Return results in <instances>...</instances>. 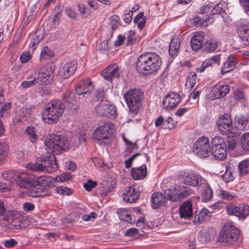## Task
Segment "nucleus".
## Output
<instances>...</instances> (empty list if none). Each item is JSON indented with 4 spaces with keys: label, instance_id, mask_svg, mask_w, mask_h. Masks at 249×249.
<instances>
[{
    "label": "nucleus",
    "instance_id": "nucleus-1",
    "mask_svg": "<svg viewBox=\"0 0 249 249\" xmlns=\"http://www.w3.org/2000/svg\"><path fill=\"white\" fill-rule=\"evenodd\" d=\"M68 145L67 137L57 135L48 137L45 142V149L48 152L53 153V155L49 157L39 158L35 163H28L26 167L34 171L48 173L55 172L58 168V165L55 160L54 154H60L66 151Z\"/></svg>",
    "mask_w": 249,
    "mask_h": 249
},
{
    "label": "nucleus",
    "instance_id": "nucleus-2",
    "mask_svg": "<svg viewBox=\"0 0 249 249\" xmlns=\"http://www.w3.org/2000/svg\"><path fill=\"white\" fill-rule=\"evenodd\" d=\"M192 193V189L183 185H175L165 190L163 194L156 192L152 194L151 199V206L157 209L161 206H165L168 200L180 202L188 197Z\"/></svg>",
    "mask_w": 249,
    "mask_h": 249
},
{
    "label": "nucleus",
    "instance_id": "nucleus-3",
    "mask_svg": "<svg viewBox=\"0 0 249 249\" xmlns=\"http://www.w3.org/2000/svg\"><path fill=\"white\" fill-rule=\"evenodd\" d=\"M161 60L156 53H146L139 56L136 69L140 73L150 74L157 71L160 67Z\"/></svg>",
    "mask_w": 249,
    "mask_h": 249
},
{
    "label": "nucleus",
    "instance_id": "nucleus-4",
    "mask_svg": "<svg viewBox=\"0 0 249 249\" xmlns=\"http://www.w3.org/2000/svg\"><path fill=\"white\" fill-rule=\"evenodd\" d=\"M144 97L143 91L139 88L130 89L124 94L126 105L132 115H137L142 109Z\"/></svg>",
    "mask_w": 249,
    "mask_h": 249
},
{
    "label": "nucleus",
    "instance_id": "nucleus-5",
    "mask_svg": "<svg viewBox=\"0 0 249 249\" xmlns=\"http://www.w3.org/2000/svg\"><path fill=\"white\" fill-rule=\"evenodd\" d=\"M64 109V105L60 101L52 100L49 102L43 109L42 119L48 124L56 123L62 116Z\"/></svg>",
    "mask_w": 249,
    "mask_h": 249
},
{
    "label": "nucleus",
    "instance_id": "nucleus-6",
    "mask_svg": "<svg viewBox=\"0 0 249 249\" xmlns=\"http://www.w3.org/2000/svg\"><path fill=\"white\" fill-rule=\"evenodd\" d=\"M14 180L20 188L27 189L31 185L36 184V182L44 186H50L51 184V178L49 177H39L36 181V179L31 175L25 173L15 174Z\"/></svg>",
    "mask_w": 249,
    "mask_h": 249
},
{
    "label": "nucleus",
    "instance_id": "nucleus-7",
    "mask_svg": "<svg viewBox=\"0 0 249 249\" xmlns=\"http://www.w3.org/2000/svg\"><path fill=\"white\" fill-rule=\"evenodd\" d=\"M239 235V231L233 226L225 224L217 240V244L221 245L231 244L238 239Z\"/></svg>",
    "mask_w": 249,
    "mask_h": 249
},
{
    "label": "nucleus",
    "instance_id": "nucleus-8",
    "mask_svg": "<svg viewBox=\"0 0 249 249\" xmlns=\"http://www.w3.org/2000/svg\"><path fill=\"white\" fill-rule=\"evenodd\" d=\"M113 124L106 123L96 128L93 132V139L99 144H106L110 137Z\"/></svg>",
    "mask_w": 249,
    "mask_h": 249
},
{
    "label": "nucleus",
    "instance_id": "nucleus-9",
    "mask_svg": "<svg viewBox=\"0 0 249 249\" xmlns=\"http://www.w3.org/2000/svg\"><path fill=\"white\" fill-rule=\"evenodd\" d=\"M193 151L200 157H208L211 151L208 138L204 136L198 138L193 145Z\"/></svg>",
    "mask_w": 249,
    "mask_h": 249
},
{
    "label": "nucleus",
    "instance_id": "nucleus-10",
    "mask_svg": "<svg viewBox=\"0 0 249 249\" xmlns=\"http://www.w3.org/2000/svg\"><path fill=\"white\" fill-rule=\"evenodd\" d=\"M226 209L229 215H234L239 219L244 220L249 215V206L246 204H241L237 206L229 204L226 206Z\"/></svg>",
    "mask_w": 249,
    "mask_h": 249
},
{
    "label": "nucleus",
    "instance_id": "nucleus-11",
    "mask_svg": "<svg viewBox=\"0 0 249 249\" xmlns=\"http://www.w3.org/2000/svg\"><path fill=\"white\" fill-rule=\"evenodd\" d=\"M216 124L218 129L223 134H230L233 130L232 120L229 114H225L220 117L218 119Z\"/></svg>",
    "mask_w": 249,
    "mask_h": 249
},
{
    "label": "nucleus",
    "instance_id": "nucleus-12",
    "mask_svg": "<svg viewBox=\"0 0 249 249\" xmlns=\"http://www.w3.org/2000/svg\"><path fill=\"white\" fill-rule=\"evenodd\" d=\"M238 35L242 43L246 46H249V22L241 20L236 26Z\"/></svg>",
    "mask_w": 249,
    "mask_h": 249
},
{
    "label": "nucleus",
    "instance_id": "nucleus-13",
    "mask_svg": "<svg viewBox=\"0 0 249 249\" xmlns=\"http://www.w3.org/2000/svg\"><path fill=\"white\" fill-rule=\"evenodd\" d=\"M205 179L201 176L194 172H190L186 175H184L182 178L184 184L193 186H201L202 183H205Z\"/></svg>",
    "mask_w": 249,
    "mask_h": 249
},
{
    "label": "nucleus",
    "instance_id": "nucleus-14",
    "mask_svg": "<svg viewBox=\"0 0 249 249\" xmlns=\"http://www.w3.org/2000/svg\"><path fill=\"white\" fill-rule=\"evenodd\" d=\"M180 101V95L178 93L171 92L164 98L162 104L166 109H171L175 108Z\"/></svg>",
    "mask_w": 249,
    "mask_h": 249
},
{
    "label": "nucleus",
    "instance_id": "nucleus-15",
    "mask_svg": "<svg viewBox=\"0 0 249 249\" xmlns=\"http://www.w3.org/2000/svg\"><path fill=\"white\" fill-rule=\"evenodd\" d=\"M230 86L221 83L216 84L210 92L212 99H219L225 97L230 91Z\"/></svg>",
    "mask_w": 249,
    "mask_h": 249
},
{
    "label": "nucleus",
    "instance_id": "nucleus-16",
    "mask_svg": "<svg viewBox=\"0 0 249 249\" xmlns=\"http://www.w3.org/2000/svg\"><path fill=\"white\" fill-rule=\"evenodd\" d=\"M96 111L99 115L106 117L115 118L116 110L114 105L107 104H101L96 107Z\"/></svg>",
    "mask_w": 249,
    "mask_h": 249
},
{
    "label": "nucleus",
    "instance_id": "nucleus-17",
    "mask_svg": "<svg viewBox=\"0 0 249 249\" xmlns=\"http://www.w3.org/2000/svg\"><path fill=\"white\" fill-rule=\"evenodd\" d=\"M94 86L89 79L82 80L76 87V92L79 95L89 94L93 90Z\"/></svg>",
    "mask_w": 249,
    "mask_h": 249
},
{
    "label": "nucleus",
    "instance_id": "nucleus-18",
    "mask_svg": "<svg viewBox=\"0 0 249 249\" xmlns=\"http://www.w3.org/2000/svg\"><path fill=\"white\" fill-rule=\"evenodd\" d=\"M77 64L75 61H70L66 63L59 72V76L66 79L72 75L77 69Z\"/></svg>",
    "mask_w": 249,
    "mask_h": 249
},
{
    "label": "nucleus",
    "instance_id": "nucleus-19",
    "mask_svg": "<svg viewBox=\"0 0 249 249\" xmlns=\"http://www.w3.org/2000/svg\"><path fill=\"white\" fill-rule=\"evenodd\" d=\"M120 69L116 65L109 66L102 72L103 77L111 82L113 79L118 78L120 76Z\"/></svg>",
    "mask_w": 249,
    "mask_h": 249
},
{
    "label": "nucleus",
    "instance_id": "nucleus-20",
    "mask_svg": "<svg viewBox=\"0 0 249 249\" xmlns=\"http://www.w3.org/2000/svg\"><path fill=\"white\" fill-rule=\"evenodd\" d=\"M203 33L201 32L194 33L190 40V45L193 50L198 51L202 48L203 44Z\"/></svg>",
    "mask_w": 249,
    "mask_h": 249
},
{
    "label": "nucleus",
    "instance_id": "nucleus-21",
    "mask_svg": "<svg viewBox=\"0 0 249 249\" xmlns=\"http://www.w3.org/2000/svg\"><path fill=\"white\" fill-rule=\"evenodd\" d=\"M220 56L221 55L217 54L213 55L211 58L206 59L202 62L200 67L196 69V71L200 72H203L205 69L208 67H213L215 64L219 65L220 63Z\"/></svg>",
    "mask_w": 249,
    "mask_h": 249
},
{
    "label": "nucleus",
    "instance_id": "nucleus-22",
    "mask_svg": "<svg viewBox=\"0 0 249 249\" xmlns=\"http://www.w3.org/2000/svg\"><path fill=\"white\" fill-rule=\"evenodd\" d=\"M179 213L181 218L189 219L193 215L192 204L191 201L187 200L183 203L179 207Z\"/></svg>",
    "mask_w": 249,
    "mask_h": 249
},
{
    "label": "nucleus",
    "instance_id": "nucleus-23",
    "mask_svg": "<svg viewBox=\"0 0 249 249\" xmlns=\"http://www.w3.org/2000/svg\"><path fill=\"white\" fill-rule=\"evenodd\" d=\"M123 200L127 203H133L136 202L139 197L135 189L132 187H128L123 194Z\"/></svg>",
    "mask_w": 249,
    "mask_h": 249
},
{
    "label": "nucleus",
    "instance_id": "nucleus-24",
    "mask_svg": "<svg viewBox=\"0 0 249 249\" xmlns=\"http://www.w3.org/2000/svg\"><path fill=\"white\" fill-rule=\"evenodd\" d=\"M48 68V67H47ZM50 70L49 72L46 73L42 72V74L37 73V84L39 85H48L50 83L53 78V74L52 73V68L49 67Z\"/></svg>",
    "mask_w": 249,
    "mask_h": 249
},
{
    "label": "nucleus",
    "instance_id": "nucleus-25",
    "mask_svg": "<svg viewBox=\"0 0 249 249\" xmlns=\"http://www.w3.org/2000/svg\"><path fill=\"white\" fill-rule=\"evenodd\" d=\"M236 63V60L235 57L233 55L229 56L221 67V73H226L234 70Z\"/></svg>",
    "mask_w": 249,
    "mask_h": 249
},
{
    "label": "nucleus",
    "instance_id": "nucleus-26",
    "mask_svg": "<svg viewBox=\"0 0 249 249\" xmlns=\"http://www.w3.org/2000/svg\"><path fill=\"white\" fill-rule=\"evenodd\" d=\"M131 173L134 179H142L146 175V166L144 164L138 168H133L131 169Z\"/></svg>",
    "mask_w": 249,
    "mask_h": 249
},
{
    "label": "nucleus",
    "instance_id": "nucleus-27",
    "mask_svg": "<svg viewBox=\"0 0 249 249\" xmlns=\"http://www.w3.org/2000/svg\"><path fill=\"white\" fill-rule=\"evenodd\" d=\"M180 44L179 37L176 36L171 40L169 47V53L172 57H175L178 54Z\"/></svg>",
    "mask_w": 249,
    "mask_h": 249
},
{
    "label": "nucleus",
    "instance_id": "nucleus-28",
    "mask_svg": "<svg viewBox=\"0 0 249 249\" xmlns=\"http://www.w3.org/2000/svg\"><path fill=\"white\" fill-rule=\"evenodd\" d=\"M235 124L240 130L249 129V117L244 116H236L235 117Z\"/></svg>",
    "mask_w": 249,
    "mask_h": 249
},
{
    "label": "nucleus",
    "instance_id": "nucleus-29",
    "mask_svg": "<svg viewBox=\"0 0 249 249\" xmlns=\"http://www.w3.org/2000/svg\"><path fill=\"white\" fill-rule=\"evenodd\" d=\"M203 188L202 192V199L204 202H207L211 200L213 197V191L210 186L206 183V180L204 183H202L200 186Z\"/></svg>",
    "mask_w": 249,
    "mask_h": 249
},
{
    "label": "nucleus",
    "instance_id": "nucleus-30",
    "mask_svg": "<svg viewBox=\"0 0 249 249\" xmlns=\"http://www.w3.org/2000/svg\"><path fill=\"white\" fill-rule=\"evenodd\" d=\"M227 3L223 0L219 1L211 10V13L213 15H220L223 17L224 13H226Z\"/></svg>",
    "mask_w": 249,
    "mask_h": 249
},
{
    "label": "nucleus",
    "instance_id": "nucleus-31",
    "mask_svg": "<svg viewBox=\"0 0 249 249\" xmlns=\"http://www.w3.org/2000/svg\"><path fill=\"white\" fill-rule=\"evenodd\" d=\"M41 190L42 189L39 186H36L34 184L27 188L25 193L29 196L33 197H39L44 196V195L41 194Z\"/></svg>",
    "mask_w": 249,
    "mask_h": 249
},
{
    "label": "nucleus",
    "instance_id": "nucleus-32",
    "mask_svg": "<svg viewBox=\"0 0 249 249\" xmlns=\"http://www.w3.org/2000/svg\"><path fill=\"white\" fill-rule=\"evenodd\" d=\"M218 45V41L214 38H211L206 42L203 45V49L208 53L215 51Z\"/></svg>",
    "mask_w": 249,
    "mask_h": 249
},
{
    "label": "nucleus",
    "instance_id": "nucleus-33",
    "mask_svg": "<svg viewBox=\"0 0 249 249\" xmlns=\"http://www.w3.org/2000/svg\"><path fill=\"white\" fill-rule=\"evenodd\" d=\"M11 223L12 225L15 227L16 229L22 228L24 225L22 224V217L19 213H15L14 212L11 213Z\"/></svg>",
    "mask_w": 249,
    "mask_h": 249
},
{
    "label": "nucleus",
    "instance_id": "nucleus-34",
    "mask_svg": "<svg viewBox=\"0 0 249 249\" xmlns=\"http://www.w3.org/2000/svg\"><path fill=\"white\" fill-rule=\"evenodd\" d=\"M213 22V18L209 17L205 19L199 17H196L194 18V22L196 25L202 27H206L209 23H212Z\"/></svg>",
    "mask_w": 249,
    "mask_h": 249
},
{
    "label": "nucleus",
    "instance_id": "nucleus-35",
    "mask_svg": "<svg viewBox=\"0 0 249 249\" xmlns=\"http://www.w3.org/2000/svg\"><path fill=\"white\" fill-rule=\"evenodd\" d=\"M25 133L28 136V140L32 143H35L38 140V137L36 135L35 128L33 126H29L25 130Z\"/></svg>",
    "mask_w": 249,
    "mask_h": 249
},
{
    "label": "nucleus",
    "instance_id": "nucleus-36",
    "mask_svg": "<svg viewBox=\"0 0 249 249\" xmlns=\"http://www.w3.org/2000/svg\"><path fill=\"white\" fill-rule=\"evenodd\" d=\"M9 150V147L4 142H0V165L4 161Z\"/></svg>",
    "mask_w": 249,
    "mask_h": 249
},
{
    "label": "nucleus",
    "instance_id": "nucleus-37",
    "mask_svg": "<svg viewBox=\"0 0 249 249\" xmlns=\"http://www.w3.org/2000/svg\"><path fill=\"white\" fill-rule=\"evenodd\" d=\"M117 214L121 220H123L128 222H131L130 211L124 209H119L117 210Z\"/></svg>",
    "mask_w": 249,
    "mask_h": 249
},
{
    "label": "nucleus",
    "instance_id": "nucleus-38",
    "mask_svg": "<svg viewBox=\"0 0 249 249\" xmlns=\"http://www.w3.org/2000/svg\"><path fill=\"white\" fill-rule=\"evenodd\" d=\"M226 170L225 173L222 176L223 179L226 182H229L233 180L234 179V176L232 173V168L230 166H226Z\"/></svg>",
    "mask_w": 249,
    "mask_h": 249
},
{
    "label": "nucleus",
    "instance_id": "nucleus-39",
    "mask_svg": "<svg viewBox=\"0 0 249 249\" xmlns=\"http://www.w3.org/2000/svg\"><path fill=\"white\" fill-rule=\"evenodd\" d=\"M231 134V136H229L227 138V148L230 150H232L236 147L238 140L236 135H233L232 133Z\"/></svg>",
    "mask_w": 249,
    "mask_h": 249
},
{
    "label": "nucleus",
    "instance_id": "nucleus-40",
    "mask_svg": "<svg viewBox=\"0 0 249 249\" xmlns=\"http://www.w3.org/2000/svg\"><path fill=\"white\" fill-rule=\"evenodd\" d=\"M211 153L216 159L219 160H224L227 156V150H223V149L216 151L211 150Z\"/></svg>",
    "mask_w": 249,
    "mask_h": 249
},
{
    "label": "nucleus",
    "instance_id": "nucleus-41",
    "mask_svg": "<svg viewBox=\"0 0 249 249\" xmlns=\"http://www.w3.org/2000/svg\"><path fill=\"white\" fill-rule=\"evenodd\" d=\"M239 172L241 175H244L249 173V160H245L239 164Z\"/></svg>",
    "mask_w": 249,
    "mask_h": 249
},
{
    "label": "nucleus",
    "instance_id": "nucleus-42",
    "mask_svg": "<svg viewBox=\"0 0 249 249\" xmlns=\"http://www.w3.org/2000/svg\"><path fill=\"white\" fill-rule=\"evenodd\" d=\"M125 234L126 236L132 237L133 239H136L139 238L140 236H142L143 234L141 233L137 229L135 228H130L125 231Z\"/></svg>",
    "mask_w": 249,
    "mask_h": 249
},
{
    "label": "nucleus",
    "instance_id": "nucleus-43",
    "mask_svg": "<svg viewBox=\"0 0 249 249\" xmlns=\"http://www.w3.org/2000/svg\"><path fill=\"white\" fill-rule=\"evenodd\" d=\"M211 240L210 234L206 231H201L199 233L198 241L202 244H206Z\"/></svg>",
    "mask_w": 249,
    "mask_h": 249
},
{
    "label": "nucleus",
    "instance_id": "nucleus-44",
    "mask_svg": "<svg viewBox=\"0 0 249 249\" xmlns=\"http://www.w3.org/2000/svg\"><path fill=\"white\" fill-rule=\"evenodd\" d=\"M241 144L244 150L249 151V133H245L242 136Z\"/></svg>",
    "mask_w": 249,
    "mask_h": 249
},
{
    "label": "nucleus",
    "instance_id": "nucleus-45",
    "mask_svg": "<svg viewBox=\"0 0 249 249\" xmlns=\"http://www.w3.org/2000/svg\"><path fill=\"white\" fill-rule=\"evenodd\" d=\"M53 55V52L47 46H45L41 52L40 57L42 59H48Z\"/></svg>",
    "mask_w": 249,
    "mask_h": 249
},
{
    "label": "nucleus",
    "instance_id": "nucleus-46",
    "mask_svg": "<svg viewBox=\"0 0 249 249\" xmlns=\"http://www.w3.org/2000/svg\"><path fill=\"white\" fill-rule=\"evenodd\" d=\"M47 67H51V68H52V73H53V71L55 69V65L53 63H48L46 65H44L43 67L37 69L36 70L37 73L39 74H42V72L45 73L47 72L48 73L49 71H50V68H47Z\"/></svg>",
    "mask_w": 249,
    "mask_h": 249
},
{
    "label": "nucleus",
    "instance_id": "nucleus-47",
    "mask_svg": "<svg viewBox=\"0 0 249 249\" xmlns=\"http://www.w3.org/2000/svg\"><path fill=\"white\" fill-rule=\"evenodd\" d=\"M196 75L195 72L191 71L189 73L186 80V84L189 85L191 88L194 87L196 82Z\"/></svg>",
    "mask_w": 249,
    "mask_h": 249
},
{
    "label": "nucleus",
    "instance_id": "nucleus-48",
    "mask_svg": "<svg viewBox=\"0 0 249 249\" xmlns=\"http://www.w3.org/2000/svg\"><path fill=\"white\" fill-rule=\"evenodd\" d=\"M119 20V17L116 15L111 16L109 18V21L113 30H116L117 28L120 26V23Z\"/></svg>",
    "mask_w": 249,
    "mask_h": 249
},
{
    "label": "nucleus",
    "instance_id": "nucleus-49",
    "mask_svg": "<svg viewBox=\"0 0 249 249\" xmlns=\"http://www.w3.org/2000/svg\"><path fill=\"white\" fill-rule=\"evenodd\" d=\"M212 147H214L226 143L224 139L220 136L214 137L211 141Z\"/></svg>",
    "mask_w": 249,
    "mask_h": 249
},
{
    "label": "nucleus",
    "instance_id": "nucleus-50",
    "mask_svg": "<svg viewBox=\"0 0 249 249\" xmlns=\"http://www.w3.org/2000/svg\"><path fill=\"white\" fill-rule=\"evenodd\" d=\"M11 108V104L10 103H5L3 104L0 109V116L4 117L7 115Z\"/></svg>",
    "mask_w": 249,
    "mask_h": 249
},
{
    "label": "nucleus",
    "instance_id": "nucleus-51",
    "mask_svg": "<svg viewBox=\"0 0 249 249\" xmlns=\"http://www.w3.org/2000/svg\"><path fill=\"white\" fill-rule=\"evenodd\" d=\"M71 178V175L69 173H64L61 175L57 176L55 178V180L57 182H62L67 181Z\"/></svg>",
    "mask_w": 249,
    "mask_h": 249
},
{
    "label": "nucleus",
    "instance_id": "nucleus-52",
    "mask_svg": "<svg viewBox=\"0 0 249 249\" xmlns=\"http://www.w3.org/2000/svg\"><path fill=\"white\" fill-rule=\"evenodd\" d=\"M44 36V31L41 29H37L32 38L36 40V43H39L43 38Z\"/></svg>",
    "mask_w": 249,
    "mask_h": 249
},
{
    "label": "nucleus",
    "instance_id": "nucleus-53",
    "mask_svg": "<svg viewBox=\"0 0 249 249\" xmlns=\"http://www.w3.org/2000/svg\"><path fill=\"white\" fill-rule=\"evenodd\" d=\"M218 196L223 199L226 200H231L235 196L234 195L223 190L219 191Z\"/></svg>",
    "mask_w": 249,
    "mask_h": 249
},
{
    "label": "nucleus",
    "instance_id": "nucleus-54",
    "mask_svg": "<svg viewBox=\"0 0 249 249\" xmlns=\"http://www.w3.org/2000/svg\"><path fill=\"white\" fill-rule=\"evenodd\" d=\"M37 79L34 78V79L31 80H27L22 82L21 84V86L24 88H28L34 86L37 84Z\"/></svg>",
    "mask_w": 249,
    "mask_h": 249
},
{
    "label": "nucleus",
    "instance_id": "nucleus-55",
    "mask_svg": "<svg viewBox=\"0 0 249 249\" xmlns=\"http://www.w3.org/2000/svg\"><path fill=\"white\" fill-rule=\"evenodd\" d=\"M55 191L57 193L63 195H69L71 194V189L63 186L57 187L55 188Z\"/></svg>",
    "mask_w": 249,
    "mask_h": 249
},
{
    "label": "nucleus",
    "instance_id": "nucleus-56",
    "mask_svg": "<svg viewBox=\"0 0 249 249\" xmlns=\"http://www.w3.org/2000/svg\"><path fill=\"white\" fill-rule=\"evenodd\" d=\"M99 50L101 53H106L109 50L108 40H104L100 43Z\"/></svg>",
    "mask_w": 249,
    "mask_h": 249
},
{
    "label": "nucleus",
    "instance_id": "nucleus-57",
    "mask_svg": "<svg viewBox=\"0 0 249 249\" xmlns=\"http://www.w3.org/2000/svg\"><path fill=\"white\" fill-rule=\"evenodd\" d=\"M132 11L125 10L124 15V20L126 24H129L132 19Z\"/></svg>",
    "mask_w": 249,
    "mask_h": 249
},
{
    "label": "nucleus",
    "instance_id": "nucleus-58",
    "mask_svg": "<svg viewBox=\"0 0 249 249\" xmlns=\"http://www.w3.org/2000/svg\"><path fill=\"white\" fill-rule=\"evenodd\" d=\"M61 12L62 10L61 9H58V10L55 12L54 15H53V22L54 28L58 24L59 19L61 17Z\"/></svg>",
    "mask_w": 249,
    "mask_h": 249
},
{
    "label": "nucleus",
    "instance_id": "nucleus-59",
    "mask_svg": "<svg viewBox=\"0 0 249 249\" xmlns=\"http://www.w3.org/2000/svg\"><path fill=\"white\" fill-rule=\"evenodd\" d=\"M141 155V153H137L130 157L129 159L126 160L124 161L125 167L126 168H129L132 166V162L134 160V159L137 157Z\"/></svg>",
    "mask_w": 249,
    "mask_h": 249
},
{
    "label": "nucleus",
    "instance_id": "nucleus-60",
    "mask_svg": "<svg viewBox=\"0 0 249 249\" xmlns=\"http://www.w3.org/2000/svg\"><path fill=\"white\" fill-rule=\"evenodd\" d=\"M18 244V242L14 239H10L8 240H6L4 243L3 245L6 248H12L16 246Z\"/></svg>",
    "mask_w": 249,
    "mask_h": 249
},
{
    "label": "nucleus",
    "instance_id": "nucleus-61",
    "mask_svg": "<svg viewBox=\"0 0 249 249\" xmlns=\"http://www.w3.org/2000/svg\"><path fill=\"white\" fill-rule=\"evenodd\" d=\"M174 126V122L171 117H168L165 121L164 120V129H172Z\"/></svg>",
    "mask_w": 249,
    "mask_h": 249
},
{
    "label": "nucleus",
    "instance_id": "nucleus-62",
    "mask_svg": "<svg viewBox=\"0 0 249 249\" xmlns=\"http://www.w3.org/2000/svg\"><path fill=\"white\" fill-rule=\"evenodd\" d=\"M135 35V32L134 31L131 30L129 31L128 35L127 36L126 44L127 45H131L134 43L135 41L134 36Z\"/></svg>",
    "mask_w": 249,
    "mask_h": 249
},
{
    "label": "nucleus",
    "instance_id": "nucleus-63",
    "mask_svg": "<svg viewBox=\"0 0 249 249\" xmlns=\"http://www.w3.org/2000/svg\"><path fill=\"white\" fill-rule=\"evenodd\" d=\"M97 183L95 181L91 180H88L86 183L84 184V187L88 191H90L92 188L95 187Z\"/></svg>",
    "mask_w": 249,
    "mask_h": 249
},
{
    "label": "nucleus",
    "instance_id": "nucleus-64",
    "mask_svg": "<svg viewBox=\"0 0 249 249\" xmlns=\"http://www.w3.org/2000/svg\"><path fill=\"white\" fill-rule=\"evenodd\" d=\"M31 59V56L29 52H23L20 57V59L22 63H26Z\"/></svg>",
    "mask_w": 249,
    "mask_h": 249
}]
</instances>
